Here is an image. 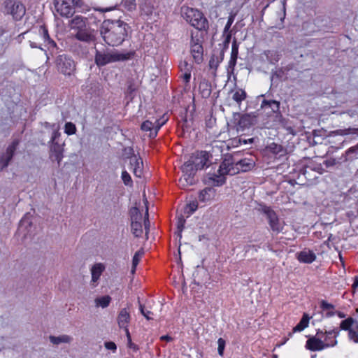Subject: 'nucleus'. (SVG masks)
Masks as SVG:
<instances>
[{
  "label": "nucleus",
  "instance_id": "nucleus-22",
  "mask_svg": "<svg viewBox=\"0 0 358 358\" xmlns=\"http://www.w3.org/2000/svg\"><path fill=\"white\" fill-rule=\"evenodd\" d=\"M190 52L196 64H201L203 61V48L202 44H193L190 47Z\"/></svg>",
  "mask_w": 358,
  "mask_h": 358
},
{
  "label": "nucleus",
  "instance_id": "nucleus-55",
  "mask_svg": "<svg viewBox=\"0 0 358 358\" xmlns=\"http://www.w3.org/2000/svg\"><path fill=\"white\" fill-rule=\"evenodd\" d=\"M235 15H236L235 14L231 13L230 15L229 16L227 22L224 29V34L227 33H229V29H230L231 24H233V22L234 21Z\"/></svg>",
  "mask_w": 358,
  "mask_h": 358
},
{
  "label": "nucleus",
  "instance_id": "nucleus-18",
  "mask_svg": "<svg viewBox=\"0 0 358 358\" xmlns=\"http://www.w3.org/2000/svg\"><path fill=\"white\" fill-rule=\"evenodd\" d=\"M308 170L314 171L317 172L320 174H322L324 172V169H323L321 164H317L314 162H310L308 164L304 166L299 170V174H301L305 176V178H308Z\"/></svg>",
  "mask_w": 358,
  "mask_h": 358
},
{
  "label": "nucleus",
  "instance_id": "nucleus-42",
  "mask_svg": "<svg viewBox=\"0 0 358 358\" xmlns=\"http://www.w3.org/2000/svg\"><path fill=\"white\" fill-rule=\"evenodd\" d=\"M279 119V122L280 124L291 134L294 135L295 131L294 129L292 127V125L289 122V120L285 118L281 115V117H278Z\"/></svg>",
  "mask_w": 358,
  "mask_h": 358
},
{
  "label": "nucleus",
  "instance_id": "nucleus-46",
  "mask_svg": "<svg viewBox=\"0 0 358 358\" xmlns=\"http://www.w3.org/2000/svg\"><path fill=\"white\" fill-rule=\"evenodd\" d=\"M77 131L76 127L75 124L71 122H66L64 125V132L67 135H73L75 134Z\"/></svg>",
  "mask_w": 358,
  "mask_h": 358
},
{
  "label": "nucleus",
  "instance_id": "nucleus-54",
  "mask_svg": "<svg viewBox=\"0 0 358 358\" xmlns=\"http://www.w3.org/2000/svg\"><path fill=\"white\" fill-rule=\"evenodd\" d=\"M215 51L214 50V53L213 54V55L209 61V66L210 69H213L216 70L220 62L218 61V59H216V55H215Z\"/></svg>",
  "mask_w": 358,
  "mask_h": 358
},
{
  "label": "nucleus",
  "instance_id": "nucleus-34",
  "mask_svg": "<svg viewBox=\"0 0 358 358\" xmlns=\"http://www.w3.org/2000/svg\"><path fill=\"white\" fill-rule=\"evenodd\" d=\"M266 60L271 64H275L280 59V55L277 50H267L264 52Z\"/></svg>",
  "mask_w": 358,
  "mask_h": 358
},
{
  "label": "nucleus",
  "instance_id": "nucleus-10",
  "mask_svg": "<svg viewBox=\"0 0 358 358\" xmlns=\"http://www.w3.org/2000/svg\"><path fill=\"white\" fill-rule=\"evenodd\" d=\"M182 176L178 180L179 185L182 188L192 185L196 183L194 178L195 173L197 171L196 168L188 159L181 167Z\"/></svg>",
  "mask_w": 358,
  "mask_h": 358
},
{
  "label": "nucleus",
  "instance_id": "nucleus-59",
  "mask_svg": "<svg viewBox=\"0 0 358 358\" xmlns=\"http://www.w3.org/2000/svg\"><path fill=\"white\" fill-rule=\"evenodd\" d=\"M124 330H125L127 338V341H128L127 345H128V347L130 348H133L134 350H138L137 345H135L134 343H133L132 341H131V335H130L129 329L126 328V329H124Z\"/></svg>",
  "mask_w": 358,
  "mask_h": 358
},
{
  "label": "nucleus",
  "instance_id": "nucleus-58",
  "mask_svg": "<svg viewBox=\"0 0 358 358\" xmlns=\"http://www.w3.org/2000/svg\"><path fill=\"white\" fill-rule=\"evenodd\" d=\"M179 67L180 69V71L182 72H185L186 71H187V70L192 71V65L191 64H189L187 61H183L180 62Z\"/></svg>",
  "mask_w": 358,
  "mask_h": 358
},
{
  "label": "nucleus",
  "instance_id": "nucleus-36",
  "mask_svg": "<svg viewBox=\"0 0 358 358\" xmlns=\"http://www.w3.org/2000/svg\"><path fill=\"white\" fill-rule=\"evenodd\" d=\"M20 144V140L17 138L14 139L12 143L8 146V148L6 150V152H3L7 155V157H10L13 159L15 151Z\"/></svg>",
  "mask_w": 358,
  "mask_h": 358
},
{
  "label": "nucleus",
  "instance_id": "nucleus-9",
  "mask_svg": "<svg viewBox=\"0 0 358 358\" xmlns=\"http://www.w3.org/2000/svg\"><path fill=\"white\" fill-rule=\"evenodd\" d=\"M56 67L61 73L71 76L76 71V63L71 57L66 55H59L55 59Z\"/></svg>",
  "mask_w": 358,
  "mask_h": 358
},
{
  "label": "nucleus",
  "instance_id": "nucleus-43",
  "mask_svg": "<svg viewBox=\"0 0 358 358\" xmlns=\"http://www.w3.org/2000/svg\"><path fill=\"white\" fill-rule=\"evenodd\" d=\"M355 322V320L352 317H348L346 320H344L341 321L340 324V328L338 329H342L345 331H350L351 330V327Z\"/></svg>",
  "mask_w": 358,
  "mask_h": 358
},
{
  "label": "nucleus",
  "instance_id": "nucleus-49",
  "mask_svg": "<svg viewBox=\"0 0 358 358\" xmlns=\"http://www.w3.org/2000/svg\"><path fill=\"white\" fill-rule=\"evenodd\" d=\"M138 303H139V310L141 313L148 320H150L153 318L150 315H153V313L150 310H146L145 308V306L141 304L140 302V300L138 299Z\"/></svg>",
  "mask_w": 358,
  "mask_h": 358
},
{
  "label": "nucleus",
  "instance_id": "nucleus-12",
  "mask_svg": "<svg viewBox=\"0 0 358 358\" xmlns=\"http://www.w3.org/2000/svg\"><path fill=\"white\" fill-rule=\"evenodd\" d=\"M235 166V161L231 155L225 156L220 165L218 173L220 175L234 176L238 173V169Z\"/></svg>",
  "mask_w": 358,
  "mask_h": 358
},
{
  "label": "nucleus",
  "instance_id": "nucleus-53",
  "mask_svg": "<svg viewBox=\"0 0 358 358\" xmlns=\"http://www.w3.org/2000/svg\"><path fill=\"white\" fill-rule=\"evenodd\" d=\"M218 348H217V352L219 355L223 356L224 355V350L226 345V341L224 338H220L217 341Z\"/></svg>",
  "mask_w": 358,
  "mask_h": 358
},
{
  "label": "nucleus",
  "instance_id": "nucleus-45",
  "mask_svg": "<svg viewBox=\"0 0 358 358\" xmlns=\"http://www.w3.org/2000/svg\"><path fill=\"white\" fill-rule=\"evenodd\" d=\"M210 179L213 180V185L216 186H222L226 182L224 175H214Z\"/></svg>",
  "mask_w": 358,
  "mask_h": 358
},
{
  "label": "nucleus",
  "instance_id": "nucleus-39",
  "mask_svg": "<svg viewBox=\"0 0 358 358\" xmlns=\"http://www.w3.org/2000/svg\"><path fill=\"white\" fill-rule=\"evenodd\" d=\"M129 216L131 222H139L142 220V215L137 207H132L129 210Z\"/></svg>",
  "mask_w": 358,
  "mask_h": 358
},
{
  "label": "nucleus",
  "instance_id": "nucleus-35",
  "mask_svg": "<svg viewBox=\"0 0 358 358\" xmlns=\"http://www.w3.org/2000/svg\"><path fill=\"white\" fill-rule=\"evenodd\" d=\"M20 144V140L17 138L14 139L12 143L8 146V148L6 150V152H3L7 155V157H10L13 159L15 151Z\"/></svg>",
  "mask_w": 358,
  "mask_h": 358
},
{
  "label": "nucleus",
  "instance_id": "nucleus-21",
  "mask_svg": "<svg viewBox=\"0 0 358 358\" xmlns=\"http://www.w3.org/2000/svg\"><path fill=\"white\" fill-rule=\"evenodd\" d=\"M316 259L315 254L309 249H304L300 252L297 253V259L300 262L305 264H311Z\"/></svg>",
  "mask_w": 358,
  "mask_h": 358
},
{
  "label": "nucleus",
  "instance_id": "nucleus-11",
  "mask_svg": "<svg viewBox=\"0 0 358 358\" xmlns=\"http://www.w3.org/2000/svg\"><path fill=\"white\" fill-rule=\"evenodd\" d=\"M38 34L43 39L45 46L47 47L50 54L53 56L59 53V48L57 45L55 41L50 38L48 29L45 25H41L38 27L37 30Z\"/></svg>",
  "mask_w": 358,
  "mask_h": 358
},
{
  "label": "nucleus",
  "instance_id": "nucleus-57",
  "mask_svg": "<svg viewBox=\"0 0 358 358\" xmlns=\"http://www.w3.org/2000/svg\"><path fill=\"white\" fill-rule=\"evenodd\" d=\"M166 120L162 121L161 124H156L153 123L154 124L153 131H151V133H150L149 136L152 138L156 137L158 131L162 127V126L166 122Z\"/></svg>",
  "mask_w": 358,
  "mask_h": 358
},
{
  "label": "nucleus",
  "instance_id": "nucleus-23",
  "mask_svg": "<svg viewBox=\"0 0 358 358\" xmlns=\"http://www.w3.org/2000/svg\"><path fill=\"white\" fill-rule=\"evenodd\" d=\"M130 165L133 169L134 174L136 177H141L142 171H143V160L141 157H137L136 156H132L130 160Z\"/></svg>",
  "mask_w": 358,
  "mask_h": 358
},
{
  "label": "nucleus",
  "instance_id": "nucleus-61",
  "mask_svg": "<svg viewBox=\"0 0 358 358\" xmlns=\"http://www.w3.org/2000/svg\"><path fill=\"white\" fill-rule=\"evenodd\" d=\"M320 308L323 310H334L335 306L333 304L329 303H328L327 301H326L324 300H322L321 302H320Z\"/></svg>",
  "mask_w": 358,
  "mask_h": 358
},
{
  "label": "nucleus",
  "instance_id": "nucleus-47",
  "mask_svg": "<svg viewBox=\"0 0 358 358\" xmlns=\"http://www.w3.org/2000/svg\"><path fill=\"white\" fill-rule=\"evenodd\" d=\"M185 219L184 218V217L182 215H181L178 218V222H177V228H178L177 234L180 239L182 238V231L183 230V229L185 227Z\"/></svg>",
  "mask_w": 358,
  "mask_h": 358
},
{
  "label": "nucleus",
  "instance_id": "nucleus-16",
  "mask_svg": "<svg viewBox=\"0 0 358 358\" xmlns=\"http://www.w3.org/2000/svg\"><path fill=\"white\" fill-rule=\"evenodd\" d=\"M280 103L275 100H266L264 99L261 104V108L263 109H271V111L268 112V115L271 114H275V117H281V112L280 111Z\"/></svg>",
  "mask_w": 358,
  "mask_h": 358
},
{
  "label": "nucleus",
  "instance_id": "nucleus-17",
  "mask_svg": "<svg viewBox=\"0 0 358 358\" xmlns=\"http://www.w3.org/2000/svg\"><path fill=\"white\" fill-rule=\"evenodd\" d=\"M255 166V162L252 157L244 158L235 162V166L238 169V173L250 171Z\"/></svg>",
  "mask_w": 358,
  "mask_h": 358
},
{
  "label": "nucleus",
  "instance_id": "nucleus-40",
  "mask_svg": "<svg viewBox=\"0 0 358 358\" xmlns=\"http://www.w3.org/2000/svg\"><path fill=\"white\" fill-rule=\"evenodd\" d=\"M111 301V297L108 295H106L101 297H98L95 299V303L96 306H101L102 308H106L109 306Z\"/></svg>",
  "mask_w": 358,
  "mask_h": 358
},
{
  "label": "nucleus",
  "instance_id": "nucleus-7",
  "mask_svg": "<svg viewBox=\"0 0 358 358\" xmlns=\"http://www.w3.org/2000/svg\"><path fill=\"white\" fill-rule=\"evenodd\" d=\"M82 0H54V6L57 13L62 17L73 15L76 8H81Z\"/></svg>",
  "mask_w": 358,
  "mask_h": 358
},
{
  "label": "nucleus",
  "instance_id": "nucleus-3",
  "mask_svg": "<svg viewBox=\"0 0 358 358\" xmlns=\"http://www.w3.org/2000/svg\"><path fill=\"white\" fill-rule=\"evenodd\" d=\"M182 16L192 27L199 31H208V21L200 10L189 7L182 8Z\"/></svg>",
  "mask_w": 358,
  "mask_h": 358
},
{
  "label": "nucleus",
  "instance_id": "nucleus-44",
  "mask_svg": "<svg viewBox=\"0 0 358 358\" xmlns=\"http://www.w3.org/2000/svg\"><path fill=\"white\" fill-rule=\"evenodd\" d=\"M143 253H144V252L143 250H138L134 254V255L133 257V259H132V268H131L132 273H134V272L136 271V268L140 262V258L143 255Z\"/></svg>",
  "mask_w": 358,
  "mask_h": 358
},
{
  "label": "nucleus",
  "instance_id": "nucleus-50",
  "mask_svg": "<svg viewBox=\"0 0 358 358\" xmlns=\"http://www.w3.org/2000/svg\"><path fill=\"white\" fill-rule=\"evenodd\" d=\"M198 208V203L196 201H193L185 206V213L189 215L192 214Z\"/></svg>",
  "mask_w": 358,
  "mask_h": 358
},
{
  "label": "nucleus",
  "instance_id": "nucleus-60",
  "mask_svg": "<svg viewBox=\"0 0 358 358\" xmlns=\"http://www.w3.org/2000/svg\"><path fill=\"white\" fill-rule=\"evenodd\" d=\"M124 6L128 10H134L136 8V0H127L124 2Z\"/></svg>",
  "mask_w": 358,
  "mask_h": 358
},
{
  "label": "nucleus",
  "instance_id": "nucleus-6",
  "mask_svg": "<svg viewBox=\"0 0 358 358\" xmlns=\"http://www.w3.org/2000/svg\"><path fill=\"white\" fill-rule=\"evenodd\" d=\"M257 115L256 113L241 114L238 112L233 113L231 123L236 128V130L243 131L250 128L257 122Z\"/></svg>",
  "mask_w": 358,
  "mask_h": 358
},
{
  "label": "nucleus",
  "instance_id": "nucleus-5",
  "mask_svg": "<svg viewBox=\"0 0 358 358\" xmlns=\"http://www.w3.org/2000/svg\"><path fill=\"white\" fill-rule=\"evenodd\" d=\"M61 136L59 129H55L52 132L51 138L49 141V158L51 161H57L58 166H60L61 162L64 157V143H59L57 138Z\"/></svg>",
  "mask_w": 358,
  "mask_h": 358
},
{
  "label": "nucleus",
  "instance_id": "nucleus-31",
  "mask_svg": "<svg viewBox=\"0 0 358 358\" xmlns=\"http://www.w3.org/2000/svg\"><path fill=\"white\" fill-rule=\"evenodd\" d=\"M310 317L307 313H303L300 322L293 328L292 333L301 331L308 326Z\"/></svg>",
  "mask_w": 358,
  "mask_h": 358
},
{
  "label": "nucleus",
  "instance_id": "nucleus-52",
  "mask_svg": "<svg viewBox=\"0 0 358 358\" xmlns=\"http://www.w3.org/2000/svg\"><path fill=\"white\" fill-rule=\"evenodd\" d=\"M323 164L327 168L332 167L336 165H340L341 162L334 158H330L324 161Z\"/></svg>",
  "mask_w": 358,
  "mask_h": 358
},
{
  "label": "nucleus",
  "instance_id": "nucleus-13",
  "mask_svg": "<svg viewBox=\"0 0 358 358\" xmlns=\"http://www.w3.org/2000/svg\"><path fill=\"white\" fill-rule=\"evenodd\" d=\"M209 157L206 151H196L190 156L189 160L197 170H201L208 166Z\"/></svg>",
  "mask_w": 358,
  "mask_h": 358
},
{
  "label": "nucleus",
  "instance_id": "nucleus-27",
  "mask_svg": "<svg viewBox=\"0 0 358 358\" xmlns=\"http://www.w3.org/2000/svg\"><path fill=\"white\" fill-rule=\"evenodd\" d=\"M358 157V144L355 146L351 147L349 149H348L343 155L341 159H343V162H348V161H353L355 159H357Z\"/></svg>",
  "mask_w": 358,
  "mask_h": 358
},
{
  "label": "nucleus",
  "instance_id": "nucleus-38",
  "mask_svg": "<svg viewBox=\"0 0 358 358\" xmlns=\"http://www.w3.org/2000/svg\"><path fill=\"white\" fill-rule=\"evenodd\" d=\"M131 230L135 237H140L143 234L141 221L139 222H131Z\"/></svg>",
  "mask_w": 358,
  "mask_h": 358
},
{
  "label": "nucleus",
  "instance_id": "nucleus-15",
  "mask_svg": "<svg viewBox=\"0 0 358 358\" xmlns=\"http://www.w3.org/2000/svg\"><path fill=\"white\" fill-rule=\"evenodd\" d=\"M336 344V340L331 341V343H324L321 338L313 336L306 341V348L310 351H319L328 347H334Z\"/></svg>",
  "mask_w": 358,
  "mask_h": 358
},
{
  "label": "nucleus",
  "instance_id": "nucleus-8",
  "mask_svg": "<svg viewBox=\"0 0 358 358\" xmlns=\"http://www.w3.org/2000/svg\"><path fill=\"white\" fill-rule=\"evenodd\" d=\"M259 211L265 215L269 227L273 233L278 234L282 231L284 224L280 221L278 215L271 207L264 204L260 205Z\"/></svg>",
  "mask_w": 358,
  "mask_h": 358
},
{
  "label": "nucleus",
  "instance_id": "nucleus-56",
  "mask_svg": "<svg viewBox=\"0 0 358 358\" xmlns=\"http://www.w3.org/2000/svg\"><path fill=\"white\" fill-rule=\"evenodd\" d=\"M122 179L125 185H131L132 180L130 175L126 171H122Z\"/></svg>",
  "mask_w": 358,
  "mask_h": 358
},
{
  "label": "nucleus",
  "instance_id": "nucleus-51",
  "mask_svg": "<svg viewBox=\"0 0 358 358\" xmlns=\"http://www.w3.org/2000/svg\"><path fill=\"white\" fill-rule=\"evenodd\" d=\"M153 127H154V124L150 120L144 121L141 126V129L143 131H150V133H151V131H153Z\"/></svg>",
  "mask_w": 358,
  "mask_h": 358
},
{
  "label": "nucleus",
  "instance_id": "nucleus-63",
  "mask_svg": "<svg viewBox=\"0 0 358 358\" xmlns=\"http://www.w3.org/2000/svg\"><path fill=\"white\" fill-rule=\"evenodd\" d=\"M21 227L25 226V227H30L32 224V222L30 220L29 217L26 215L20 222Z\"/></svg>",
  "mask_w": 358,
  "mask_h": 358
},
{
  "label": "nucleus",
  "instance_id": "nucleus-30",
  "mask_svg": "<svg viewBox=\"0 0 358 358\" xmlns=\"http://www.w3.org/2000/svg\"><path fill=\"white\" fill-rule=\"evenodd\" d=\"M50 341L54 345H59L60 343H70L73 338L69 335H61L59 336H49Z\"/></svg>",
  "mask_w": 358,
  "mask_h": 358
},
{
  "label": "nucleus",
  "instance_id": "nucleus-37",
  "mask_svg": "<svg viewBox=\"0 0 358 358\" xmlns=\"http://www.w3.org/2000/svg\"><path fill=\"white\" fill-rule=\"evenodd\" d=\"M350 134H358V128H348L345 129H337L335 131H330L329 136H333L336 135L345 136Z\"/></svg>",
  "mask_w": 358,
  "mask_h": 358
},
{
  "label": "nucleus",
  "instance_id": "nucleus-1",
  "mask_svg": "<svg viewBox=\"0 0 358 358\" xmlns=\"http://www.w3.org/2000/svg\"><path fill=\"white\" fill-rule=\"evenodd\" d=\"M129 25L120 20L107 19L102 22L99 32L103 41L110 46L122 44L128 36Z\"/></svg>",
  "mask_w": 358,
  "mask_h": 358
},
{
  "label": "nucleus",
  "instance_id": "nucleus-28",
  "mask_svg": "<svg viewBox=\"0 0 358 358\" xmlns=\"http://www.w3.org/2000/svg\"><path fill=\"white\" fill-rule=\"evenodd\" d=\"M199 92L203 98H208L211 94V84L206 80H203L199 83Z\"/></svg>",
  "mask_w": 358,
  "mask_h": 358
},
{
  "label": "nucleus",
  "instance_id": "nucleus-64",
  "mask_svg": "<svg viewBox=\"0 0 358 358\" xmlns=\"http://www.w3.org/2000/svg\"><path fill=\"white\" fill-rule=\"evenodd\" d=\"M348 336L350 340L355 343H358V332L351 329L348 331Z\"/></svg>",
  "mask_w": 358,
  "mask_h": 358
},
{
  "label": "nucleus",
  "instance_id": "nucleus-48",
  "mask_svg": "<svg viewBox=\"0 0 358 358\" xmlns=\"http://www.w3.org/2000/svg\"><path fill=\"white\" fill-rule=\"evenodd\" d=\"M12 159L9 157H7V155L4 153H2L0 155V164H1V170H3V169L6 168L10 162H11Z\"/></svg>",
  "mask_w": 358,
  "mask_h": 358
},
{
  "label": "nucleus",
  "instance_id": "nucleus-33",
  "mask_svg": "<svg viewBox=\"0 0 358 358\" xmlns=\"http://www.w3.org/2000/svg\"><path fill=\"white\" fill-rule=\"evenodd\" d=\"M104 270V266L102 264H96L91 269L92 282H96L100 278L102 272Z\"/></svg>",
  "mask_w": 358,
  "mask_h": 358
},
{
  "label": "nucleus",
  "instance_id": "nucleus-41",
  "mask_svg": "<svg viewBox=\"0 0 358 358\" xmlns=\"http://www.w3.org/2000/svg\"><path fill=\"white\" fill-rule=\"evenodd\" d=\"M339 332L340 329L338 328H335L331 331H325L326 337L324 341L326 343H331V341L336 340V338L338 336Z\"/></svg>",
  "mask_w": 358,
  "mask_h": 358
},
{
  "label": "nucleus",
  "instance_id": "nucleus-20",
  "mask_svg": "<svg viewBox=\"0 0 358 358\" xmlns=\"http://www.w3.org/2000/svg\"><path fill=\"white\" fill-rule=\"evenodd\" d=\"M72 29L78 31L88 27V19L80 15H77L71 20Z\"/></svg>",
  "mask_w": 358,
  "mask_h": 358
},
{
  "label": "nucleus",
  "instance_id": "nucleus-29",
  "mask_svg": "<svg viewBox=\"0 0 358 358\" xmlns=\"http://www.w3.org/2000/svg\"><path fill=\"white\" fill-rule=\"evenodd\" d=\"M215 194V189L212 187H206L200 191L199 194V200L201 202H206L210 201Z\"/></svg>",
  "mask_w": 358,
  "mask_h": 358
},
{
  "label": "nucleus",
  "instance_id": "nucleus-14",
  "mask_svg": "<svg viewBox=\"0 0 358 358\" xmlns=\"http://www.w3.org/2000/svg\"><path fill=\"white\" fill-rule=\"evenodd\" d=\"M96 33V31L94 29L88 26L85 29L76 31L74 38L78 41L88 44L92 43H95L97 39Z\"/></svg>",
  "mask_w": 358,
  "mask_h": 358
},
{
  "label": "nucleus",
  "instance_id": "nucleus-62",
  "mask_svg": "<svg viewBox=\"0 0 358 358\" xmlns=\"http://www.w3.org/2000/svg\"><path fill=\"white\" fill-rule=\"evenodd\" d=\"M231 39V33H227L224 41L222 43V48L221 49L227 50L229 48L230 41Z\"/></svg>",
  "mask_w": 358,
  "mask_h": 358
},
{
  "label": "nucleus",
  "instance_id": "nucleus-25",
  "mask_svg": "<svg viewBox=\"0 0 358 358\" xmlns=\"http://www.w3.org/2000/svg\"><path fill=\"white\" fill-rule=\"evenodd\" d=\"M231 95V99L234 100L240 106L243 101L247 98L245 91L241 88H238L236 90H231L229 93Z\"/></svg>",
  "mask_w": 358,
  "mask_h": 358
},
{
  "label": "nucleus",
  "instance_id": "nucleus-2",
  "mask_svg": "<svg viewBox=\"0 0 358 358\" xmlns=\"http://www.w3.org/2000/svg\"><path fill=\"white\" fill-rule=\"evenodd\" d=\"M134 52L120 53L117 50H110L103 48L102 50H95L94 62L98 66H103L108 64L119 61H125L129 59Z\"/></svg>",
  "mask_w": 358,
  "mask_h": 358
},
{
  "label": "nucleus",
  "instance_id": "nucleus-4",
  "mask_svg": "<svg viewBox=\"0 0 358 358\" xmlns=\"http://www.w3.org/2000/svg\"><path fill=\"white\" fill-rule=\"evenodd\" d=\"M2 12L6 15H10L14 21H20L26 13V7L19 0H3Z\"/></svg>",
  "mask_w": 358,
  "mask_h": 358
},
{
  "label": "nucleus",
  "instance_id": "nucleus-26",
  "mask_svg": "<svg viewBox=\"0 0 358 358\" xmlns=\"http://www.w3.org/2000/svg\"><path fill=\"white\" fill-rule=\"evenodd\" d=\"M238 46L239 43L237 42V40L234 38L232 42L231 57L229 62V68L233 69L236 64V61L238 55Z\"/></svg>",
  "mask_w": 358,
  "mask_h": 358
},
{
  "label": "nucleus",
  "instance_id": "nucleus-19",
  "mask_svg": "<svg viewBox=\"0 0 358 358\" xmlns=\"http://www.w3.org/2000/svg\"><path fill=\"white\" fill-rule=\"evenodd\" d=\"M292 69L291 65H287L285 67L276 69L271 72V84L280 81L286 76L287 73Z\"/></svg>",
  "mask_w": 358,
  "mask_h": 358
},
{
  "label": "nucleus",
  "instance_id": "nucleus-32",
  "mask_svg": "<svg viewBox=\"0 0 358 358\" xmlns=\"http://www.w3.org/2000/svg\"><path fill=\"white\" fill-rule=\"evenodd\" d=\"M268 149L273 154L278 155L279 157L285 156L287 153L286 149H285L281 145L275 143H272L268 146Z\"/></svg>",
  "mask_w": 358,
  "mask_h": 358
},
{
  "label": "nucleus",
  "instance_id": "nucleus-24",
  "mask_svg": "<svg viewBox=\"0 0 358 358\" xmlns=\"http://www.w3.org/2000/svg\"><path fill=\"white\" fill-rule=\"evenodd\" d=\"M129 321H130V315H129V310L126 308H122L120 311L118 317H117V322H118L119 327L120 328H124V329H126V328H128L127 324L129 322Z\"/></svg>",
  "mask_w": 358,
  "mask_h": 358
}]
</instances>
